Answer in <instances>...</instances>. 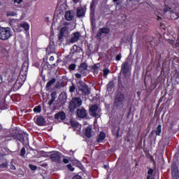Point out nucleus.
I'll list each match as a JSON object with an SVG mask.
<instances>
[{"label": "nucleus", "instance_id": "37", "mask_svg": "<svg viewBox=\"0 0 179 179\" xmlns=\"http://www.w3.org/2000/svg\"><path fill=\"white\" fill-rule=\"evenodd\" d=\"M51 97L52 99H57V92H52Z\"/></svg>", "mask_w": 179, "mask_h": 179}, {"label": "nucleus", "instance_id": "46", "mask_svg": "<svg viewBox=\"0 0 179 179\" xmlns=\"http://www.w3.org/2000/svg\"><path fill=\"white\" fill-rule=\"evenodd\" d=\"M1 54H3V55H5V54H6V50L3 49V50H1Z\"/></svg>", "mask_w": 179, "mask_h": 179}, {"label": "nucleus", "instance_id": "19", "mask_svg": "<svg viewBox=\"0 0 179 179\" xmlns=\"http://www.w3.org/2000/svg\"><path fill=\"white\" fill-rule=\"evenodd\" d=\"M85 135L87 138H92V126H88L84 129Z\"/></svg>", "mask_w": 179, "mask_h": 179}, {"label": "nucleus", "instance_id": "2", "mask_svg": "<svg viewBox=\"0 0 179 179\" xmlns=\"http://www.w3.org/2000/svg\"><path fill=\"white\" fill-rule=\"evenodd\" d=\"M27 78V73L26 71H21L17 80L14 84V88H15L16 90H17L18 89H20V87L23 86V84L24 83V82H26Z\"/></svg>", "mask_w": 179, "mask_h": 179}, {"label": "nucleus", "instance_id": "20", "mask_svg": "<svg viewBox=\"0 0 179 179\" xmlns=\"http://www.w3.org/2000/svg\"><path fill=\"white\" fill-rule=\"evenodd\" d=\"M55 118L56 120H60L61 121H62L66 118L65 113L64 112H59L55 115Z\"/></svg>", "mask_w": 179, "mask_h": 179}, {"label": "nucleus", "instance_id": "52", "mask_svg": "<svg viewBox=\"0 0 179 179\" xmlns=\"http://www.w3.org/2000/svg\"><path fill=\"white\" fill-rule=\"evenodd\" d=\"M175 47H179V42L176 43V45Z\"/></svg>", "mask_w": 179, "mask_h": 179}, {"label": "nucleus", "instance_id": "25", "mask_svg": "<svg viewBox=\"0 0 179 179\" xmlns=\"http://www.w3.org/2000/svg\"><path fill=\"white\" fill-rule=\"evenodd\" d=\"M105 138H106V134L104 132H101L99 134L98 142H101V141H103V139H105Z\"/></svg>", "mask_w": 179, "mask_h": 179}, {"label": "nucleus", "instance_id": "38", "mask_svg": "<svg viewBox=\"0 0 179 179\" xmlns=\"http://www.w3.org/2000/svg\"><path fill=\"white\" fill-rule=\"evenodd\" d=\"M67 169H69V170H70L71 171H73V170H75V168H73L71 164L67 165Z\"/></svg>", "mask_w": 179, "mask_h": 179}, {"label": "nucleus", "instance_id": "17", "mask_svg": "<svg viewBox=\"0 0 179 179\" xmlns=\"http://www.w3.org/2000/svg\"><path fill=\"white\" fill-rule=\"evenodd\" d=\"M108 33H110V29L101 28V29H99L97 36L98 37H101L103 34H108Z\"/></svg>", "mask_w": 179, "mask_h": 179}, {"label": "nucleus", "instance_id": "28", "mask_svg": "<svg viewBox=\"0 0 179 179\" xmlns=\"http://www.w3.org/2000/svg\"><path fill=\"white\" fill-rule=\"evenodd\" d=\"M75 90H76V87H75V84H72L69 87V92H70V93H73V92H75Z\"/></svg>", "mask_w": 179, "mask_h": 179}, {"label": "nucleus", "instance_id": "18", "mask_svg": "<svg viewBox=\"0 0 179 179\" xmlns=\"http://www.w3.org/2000/svg\"><path fill=\"white\" fill-rule=\"evenodd\" d=\"M77 115L80 118H85L86 117V110L83 108L77 110Z\"/></svg>", "mask_w": 179, "mask_h": 179}, {"label": "nucleus", "instance_id": "41", "mask_svg": "<svg viewBox=\"0 0 179 179\" xmlns=\"http://www.w3.org/2000/svg\"><path fill=\"white\" fill-rule=\"evenodd\" d=\"M63 163H64L65 164H68V163H69V159H68L67 158H64Z\"/></svg>", "mask_w": 179, "mask_h": 179}, {"label": "nucleus", "instance_id": "40", "mask_svg": "<svg viewBox=\"0 0 179 179\" xmlns=\"http://www.w3.org/2000/svg\"><path fill=\"white\" fill-rule=\"evenodd\" d=\"M23 2V0H14V3H17L18 5L22 3Z\"/></svg>", "mask_w": 179, "mask_h": 179}, {"label": "nucleus", "instance_id": "5", "mask_svg": "<svg viewBox=\"0 0 179 179\" xmlns=\"http://www.w3.org/2000/svg\"><path fill=\"white\" fill-rule=\"evenodd\" d=\"M97 2H99V0H93L91 5V13H90V20H91V24L93 26V27H95L96 26V19L94 18V6L97 5Z\"/></svg>", "mask_w": 179, "mask_h": 179}, {"label": "nucleus", "instance_id": "21", "mask_svg": "<svg viewBox=\"0 0 179 179\" xmlns=\"http://www.w3.org/2000/svg\"><path fill=\"white\" fill-rule=\"evenodd\" d=\"M85 12L86 10L85 8L80 7L77 9V16H78V17H83V16H85Z\"/></svg>", "mask_w": 179, "mask_h": 179}, {"label": "nucleus", "instance_id": "51", "mask_svg": "<svg viewBox=\"0 0 179 179\" xmlns=\"http://www.w3.org/2000/svg\"><path fill=\"white\" fill-rule=\"evenodd\" d=\"M147 179H152V175H149V176L147 177Z\"/></svg>", "mask_w": 179, "mask_h": 179}, {"label": "nucleus", "instance_id": "31", "mask_svg": "<svg viewBox=\"0 0 179 179\" xmlns=\"http://www.w3.org/2000/svg\"><path fill=\"white\" fill-rule=\"evenodd\" d=\"M69 69L70 71H75L76 69V64H71L69 66Z\"/></svg>", "mask_w": 179, "mask_h": 179}, {"label": "nucleus", "instance_id": "48", "mask_svg": "<svg viewBox=\"0 0 179 179\" xmlns=\"http://www.w3.org/2000/svg\"><path fill=\"white\" fill-rule=\"evenodd\" d=\"M49 59L50 61H54V57L51 56Z\"/></svg>", "mask_w": 179, "mask_h": 179}, {"label": "nucleus", "instance_id": "14", "mask_svg": "<svg viewBox=\"0 0 179 179\" xmlns=\"http://www.w3.org/2000/svg\"><path fill=\"white\" fill-rule=\"evenodd\" d=\"M128 71H129V63H128V62H124L122 64L121 71L122 73L125 74L128 73Z\"/></svg>", "mask_w": 179, "mask_h": 179}, {"label": "nucleus", "instance_id": "56", "mask_svg": "<svg viewBox=\"0 0 179 179\" xmlns=\"http://www.w3.org/2000/svg\"><path fill=\"white\" fill-rule=\"evenodd\" d=\"M0 5H1V1H0Z\"/></svg>", "mask_w": 179, "mask_h": 179}, {"label": "nucleus", "instance_id": "50", "mask_svg": "<svg viewBox=\"0 0 179 179\" xmlns=\"http://www.w3.org/2000/svg\"><path fill=\"white\" fill-rule=\"evenodd\" d=\"M157 19V20H162V17L158 15Z\"/></svg>", "mask_w": 179, "mask_h": 179}, {"label": "nucleus", "instance_id": "13", "mask_svg": "<svg viewBox=\"0 0 179 179\" xmlns=\"http://www.w3.org/2000/svg\"><path fill=\"white\" fill-rule=\"evenodd\" d=\"M79 38H80V34L79 32L73 33L71 34L70 43H76V41H79Z\"/></svg>", "mask_w": 179, "mask_h": 179}, {"label": "nucleus", "instance_id": "47", "mask_svg": "<svg viewBox=\"0 0 179 179\" xmlns=\"http://www.w3.org/2000/svg\"><path fill=\"white\" fill-rule=\"evenodd\" d=\"M10 169L11 170H16V167L15 166V165H13V164H11Z\"/></svg>", "mask_w": 179, "mask_h": 179}, {"label": "nucleus", "instance_id": "10", "mask_svg": "<svg viewBox=\"0 0 179 179\" xmlns=\"http://www.w3.org/2000/svg\"><path fill=\"white\" fill-rule=\"evenodd\" d=\"M13 138L14 139H17V141H20L22 143H29V137L27 136H25V141H23V135H22L20 133H16L15 134H13Z\"/></svg>", "mask_w": 179, "mask_h": 179}, {"label": "nucleus", "instance_id": "7", "mask_svg": "<svg viewBox=\"0 0 179 179\" xmlns=\"http://www.w3.org/2000/svg\"><path fill=\"white\" fill-rule=\"evenodd\" d=\"M90 111L92 117H96V118H99L100 117V113L101 111V109L99 108V106H97V105H93L90 108Z\"/></svg>", "mask_w": 179, "mask_h": 179}, {"label": "nucleus", "instance_id": "23", "mask_svg": "<svg viewBox=\"0 0 179 179\" xmlns=\"http://www.w3.org/2000/svg\"><path fill=\"white\" fill-rule=\"evenodd\" d=\"M20 27H22V29H24V30H25L26 31H27V30L30 29V25H29V24H27V22L20 24Z\"/></svg>", "mask_w": 179, "mask_h": 179}, {"label": "nucleus", "instance_id": "32", "mask_svg": "<svg viewBox=\"0 0 179 179\" xmlns=\"http://www.w3.org/2000/svg\"><path fill=\"white\" fill-rule=\"evenodd\" d=\"M24 155H26V148H22L21 149L20 155L22 156V157H24Z\"/></svg>", "mask_w": 179, "mask_h": 179}, {"label": "nucleus", "instance_id": "15", "mask_svg": "<svg viewBox=\"0 0 179 179\" xmlns=\"http://www.w3.org/2000/svg\"><path fill=\"white\" fill-rule=\"evenodd\" d=\"M71 125L73 127L74 129L77 131V134H80V129H82V125L79 124L78 122H71Z\"/></svg>", "mask_w": 179, "mask_h": 179}, {"label": "nucleus", "instance_id": "24", "mask_svg": "<svg viewBox=\"0 0 179 179\" xmlns=\"http://www.w3.org/2000/svg\"><path fill=\"white\" fill-rule=\"evenodd\" d=\"M54 83H55V78H52L49 82H48L46 85V89H50V87H51V85H54Z\"/></svg>", "mask_w": 179, "mask_h": 179}, {"label": "nucleus", "instance_id": "30", "mask_svg": "<svg viewBox=\"0 0 179 179\" xmlns=\"http://www.w3.org/2000/svg\"><path fill=\"white\" fill-rule=\"evenodd\" d=\"M17 14L14 12V11H9L7 13L6 15L8 16V17H9V16H16Z\"/></svg>", "mask_w": 179, "mask_h": 179}, {"label": "nucleus", "instance_id": "33", "mask_svg": "<svg viewBox=\"0 0 179 179\" xmlns=\"http://www.w3.org/2000/svg\"><path fill=\"white\" fill-rule=\"evenodd\" d=\"M8 167V162H3L0 164V169H6Z\"/></svg>", "mask_w": 179, "mask_h": 179}, {"label": "nucleus", "instance_id": "39", "mask_svg": "<svg viewBox=\"0 0 179 179\" xmlns=\"http://www.w3.org/2000/svg\"><path fill=\"white\" fill-rule=\"evenodd\" d=\"M55 101V99L54 98H51L50 101L48 102V104L50 106H52V103Z\"/></svg>", "mask_w": 179, "mask_h": 179}, {"label": "nucleus", "instance_id": "8", "mask_svg": "<svg viewBox=\"0 0 179 179\" xmlns=\"http://www.w3.org/2000/svg\"><path fill=\"white\" fill-rule=\"evenodd\" d=\"M171 171H172V178L179 179L178 166H177V164L175 162L172 163Z\"/></svg>", "mask_w": 179, "mask_h": 179}, {"label": "nucleus", "instance_id": "54", "mask_svg": "<svg viewBox=\"0 0 179 179\" xmlns=\"http://www.w3.org/2000/svg\"><path fill=\"white\" fill-rule=\"evenodd\" d=\"M94 69H95V70L97 69V66H94Z\"/></svg>", "mask_w": 179, "mask_h": 179}, {"label": "nucleus", "instance_id": "6", "mask_svg": "<svg viewBox=\"0 0 179 179\" xmlns=\"http://www.w3.org/2000/svg\"><path fill=\"white\" fill-rule=\"evenodd\" d=\"M82 99L79 97L73 98V99L70 102L69 108L71 110H75L77 107L82 106Z\"/></svg>", "mask_w": 179, "mask_h": 179}, {"label": "nucleus", "instance_id": "53", "mask_svg": "<svg viewBox=\"0 0 179 179\" xmlns=\"http://www.w3.org/2000/svg\"><path fill=\"white\" fill-rule=\"evenodd\" d=\"M113 2H118V1H120V0H113Z\"/></svg>", "mask_w": 179, "mask_h": 179}, {"label": "nucleus", "instance_id": "43", "mask_svg": "<svg viewBox=\"0 0 179 179\" xmlns=\"http://www.w3.org/2000/svg\"><path fill=\"white\" fill-rule=\"evenodd\" d=\"M149 176H152V174H153V169H150L148 171Z\"/></svg>", "mask_w": 179, "mask_h": 179}, {"label": "nucleus", "instance_id": "45", "mask_svg": "<svg viewBox=\"0 0 179 179\" xmlns=\"http://www.w3.org/2000/svg\"><path fill=\"white\" fill-rule=\"evenodd\" d=\"M73 179H82V177L80 176H76L73 177Z\"/></svg>", "mask_w": 179, "mask_h": 179}, {"label": "nucleus", "instance_id": "36", "mask_svg": "<svg viewBox=\"0 0 179 179\" xmlns=\"http://www.w3.org/2000/svg\"><path fill=\"white\" fill-rule=\"evenodd\" d=\"M29 167L33 171L37 170V166L33 165V164H29Z\"/></svg>", "mask_w": 179, "mask_h": 179}, {"label": "nucleus", "instance_id": "1", "mask_svg": "<svg viewBox=\"0 0 179 179\" xmlns=\"http://www.w3.org/2000/svg\"><path fill=\"white\" fill-rule=\"evenodd\" d=\"M76 92L80 94V96H89L90 94V88L87 85L82 81H78L77 83Z\"/></svg>", "mask_w": 179, "mask_h": 179}, {"label": "nucleus", "instance_id": "49", "mask_svg": "<svg viewBox=\"0 0 179 179\" xmlns=\"http://www.w3.org/2000/svg\"><path fill=\"white\" fill-rule=\"evenodd\" d=\"M2 80H2V76L0 75V85H1V83H2Z\"/></svg>", "mask_w": 179, "mask_h": 179}, {"label": "nucleus", "instance_id": "44", "mask_svg": "<svg viewBox=\"0 0 179 179\" xmlns=\"http://www.w3.org/2000/svg\"><path fill=\"white\" fill-rule=\"evenodd\" d=\"M116 60L117 61H121V55H117L116 56Z\"/></svg>", "mask_w": 179, "mask_h": 179}, {"label": "nucleus", "instance_id": "16", "mask_svg": "<svg viewBox=\"0 0 179 179\" xmlns=\"http://www.w3.org/2000/svg\"><path fill=\"white\" fill-rule=\"evenodd\" d=\"M35 122L39 127H43L45 124V119H44L43 116H40L36 117Z\"/></svg>", "mask_w": 179, "mask_h": 179}, {"label": "nucleus", "instance_id": "9", "mask_svg": "<svg viewBox=\"0 0 179 179\" xmlns=\"http://www.w3.org/2000/svg\"><path fill=\"white\" fill-rule=\"evenodd\" d=\"M62 154L59 152H55L53 154L50 155V159L52 162H55L56 163H60L61 159H62Z\"/></svg>", "mask_w": 179, "mask_h": 179}, {"label": "nucleus", "instance_id": "12", "mask_svg": "<svg viewBox=\"0 0 179 179\" xmlns=\"http://www.w3.org/2000/svg\"><path fill=\"white\" fill-rule=\"evenodd\" d=\"M78 71L81 73V75H84V76H86V71H87V64L85 62L81 63L79 66Z\"/></svg>", "mask_w": 179, "mask_h": 179}, {"label": "nucleus", "instance_id": "34", "mask_svg": "<svg viewBox=\"0 0 179 179\" xmlns=\"http://www.w3.org/2000/svg\"><path fill=\"white\" fill-rule=\"evenodd\" d=\"M171 10V8L169 7L168 6H165V8H164V13H166V12H170Z\"/></svg>", "mask_w": 179, "mask_h": 179}, {"label": "nucleus", "instance_id": "4", "mask_svg": "<svg viewBox=\"0 0 179 179\" xmlns=\"http://www.w3.org/2000/svg\"><path fill=\"white\" fill-rule=\"evenodd\" d=\"M75 29V27H64L61 28L59 31V40L60 41H62L64 40V37H68L69 36V30L72 31Z\"/></svg>", "mask_w": 179, "mask_h": 179}, {"label": "nucleus", "instance_id": "42", "mask_svg": "<svg viewBox=\"0 0 179 179\" xmlns=\"http://www.w3.org/2000/svg\"><path fill=\"white\" fill-rule=\"evenodd\" d=\"M76 78H77L78 79H80V78H82V74L80 73H76Z\"/></svg>", "mask_w": 179, "mask_h": 179}, {"label": "nucleus", "instance_id": "22", "mask_svg": "<svg viewBox=\"0 0 179 179\" xmlns=\"http://www.w3.org/2000/svg\"><path fill=\"white\" fill-rule=\"evenodd\" d=\"M64 17L66 20H69V21L72 20L73 19V16L71 13V11H66L65 13Z\"/></svg>", "mask_w": 179, "mask_h": 179}, {"label": "nucleus", "instance_id": "35", "mask_svg": "<svg viewBox=\"0 0 179 179\" xmlns=\"http://www.w3.org/2000/svg\"><path fill=\"white\" fill-rule=\"evenodd\" d=\"M108 73H110V70L107 69L103 70V76H105V78H107V75H108Z\"/></svg>", "mask_w": 179, "mask_h": 179}, {"label": "nucleus", "instance_id": "26", "mask_svg": "<svg viewBox=\"0 0 179 179\" xmlns=\"http://www.w3.org/2000/svg\"><path fill=\"white\" fill-rule=\"evenodd\" d=\"M155 132H156V135H158V136H159L160 134H162V125L159 124L157 126Z\"/></svg>", "mask_w": 179, "mask_h": 179}, {"label": "nucleus", "instance_id": "3", "mask_svg": "<svg viewBox=\"0 0 179 179\" xmlns=\"http://www.w3.org/2000/svg\"><path fill=\"white\" fill-rule=\"evenodd\" d=\"M12 37L10 27H0V40H8Z\"/></svg>", "mask_w": 179, "mask_h": 179}, {"label": "nucleus", "instance_id": "27", "mask_svg": "<svg viewBox=\"0 0 179 179\" xmlns=\"http://www.w3.org/2000/svg\"><path fill=\"white\" fill-rule=\"evenodd\" d=\"M16 22L17 20L15 19L10 20L9 21V24H10L13 29H15V23H17Z\"/></svg>", "mask_w": 179, "mask_h": 179}, {"label": "nucleus", "instance_id": "11", "mask_svg": "<svg viewBox=\"0 0 179 179\" xmlns=\"http://www.w3.org/2000/svg\"><path fill=\"white\" fill-rule=\"evenodd\" d=\"M125 100V96L122 94H118L115 99V106H121Z\"/></svg>", "mask_w": 179, "mask_h": 179}, {"label": "nucleus", "instance_id": "29", "mask_svg": "<svg viewBox=\"0 0 179 179\" xmlns=\"http://www.w3.org/2000/svg\"><path fill=\"white\" fill-rule=\"evenodd\" d=\"M34 113H41V106H38L35 107L34 108Z\"/></svg>", "mask_w": 179, "mask_h": 179}, {"label": "nucleus", "instance_id": "55", "mask_svg": "<svg viewBox=\"0 0 179 179\" xmlns=\"http://www.w3.org/2000/svg\"><path fill=\"white\" fill-rule=\"evenodd\" d=\"M69 26H71V24H69Z\"/></svg>", "mask_w": 179, "mask_h": 179}]
</instances>
